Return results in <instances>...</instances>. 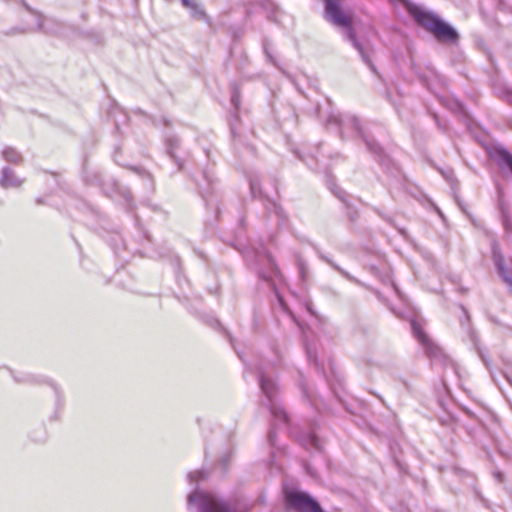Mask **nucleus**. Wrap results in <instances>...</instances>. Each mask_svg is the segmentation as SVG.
Instances as JSON below:
<instances>
[{
	"label": "nucleus",
	"instance_id": "nucleus-24",
	"mask_svg": "<svg viewBox=\"0 0 512 512\" xmlns=\"http://www.w3.org/2000/svg\"><path fill=\"white\" fill-rule=\"evenodd\" d=\"M493 477H494V479H495L498 483H500V484H501V483H504L505 476H504V474H503L501 471H498V470L494 471V472H493Z\"/></svg>",
	"mask_w": 512,
	"mask_h": 512
},
{
	"label": "nucleus",
	"instance_id": "nucleus-17",
	"mask_svg": "<svg viewBox=\"0 0 512 512\" xmlns=\"http://www.w3.org/2000/svg\"><path fill=\"white\" fill-rule=\"evenodd\" d=\"M499 205H500V210L502 213L503 224H504L506 230H509L511 228V222H510L508 209L503 201H501Z\"/></svg>",
	"mask_w": 512,
	"mask_h": 512
},
{
	"label": "nucleus",
	"instance_id": "nucleus-19",
	"mask_svg": "<svg viewBox=\"0 0 512 512\" xmlns=\"http://www.w3.org/2000/svg\"><path fill=\"white\" fill-rule=\"evenodd\" d=\"M250 189H251V193L254 197H256L257 195H262V190H261V187H260V183L253 179V180H250Z\"/></svg>",
	"mask_w": 512,
	"mask_h": 512
},
{
	"label": "nucleus",
	"instance_id": "nucleus-12",
	"mask_svg": "<svg viewBox=\"0 0 512 512\" xmlns=\"http://www.w3.org/2000/svg\"><path fill=\"white\" fill-rule=\"evenodd\" d=\"M3 158L10 163H19L22 159L20 153L12 147H6L2 151Z\"/></svg>",
	"mask_w": 512,
	"mask_h": 512
},
{
	"label": "nucleus",
	"instance_id": "nucleus-4",
	"mask_svg": "<svg viewBox=\"0 0 512 512\" xmlns=\"http://www.w3.org/2000/svg\"><path fill=\"white\" fill-rule=\"evenodd\" d=\"M327 124L331 125L334 124L340 128V134L341 137L344 138V129L350 128L353 131L357 133L358 136H360L363 141L366 143L367 148L375 153L380 154L381 147L379 144L371 137L367 136L364 132V129L362 128L360 124V120L354 116V115H346L344 117L338 116V115H331L327 119Z\"/></svg>",
	"mask_w": 512,
	"mask_h": 512
},
{
	"label": "nucleus",
	"instance_id": "nucleus-9",
	"mask_svg": "<svg viewBox=\"0 0 512 512\" xmlns=\"http://www.w3.org/2000/svg\"><path fill=\"white\" fill-rule=\"evenodd\" d=\"M331 191L333 194L340 199L347 207V216L350 218L352 222H355L357 220V211L349 204L348 202V195L345 191H343L339 187H333L331 188Z\"/></svg>",
	"mask_w": 512,
	"mask_h": 512
},
{
	"label": "nucleus",
	"instance_id": "nucleus-16",
	"mask_svg": "<svg viewBox=\"0 0 512 512\" xmlns=\"http://www.w3.org/2000/svg\"><path fill=\"white\" fill-rule=\"evenodd\" d=\"M266 210L270 212H274L281 220L284 219V213L282 208L275 202L267 200Z\"/></svg>",
	"mask_w": 512,
	"mask_h": 512
},
{
	"label": "nucleus",
	"instance_id": "nucleus-29",
	"mask_svg": "<svg viewBox=\"0 0 512 512\" xmlns=\"http://www.w3.org/2000/svg\"><path fill=\"white\" fill-rule=\"evenodd\" d=\"M264 49H265V53H266V56L269 59V61H271L272 63L276 64V62L274 61L273 56L269 53L268 48H267L266 45H264Z\"/></svg>",
	"mask_w": 512,
	"mask_h": 512
},
{
	"label": "nucleus",
	"instance_id": "nucleus-6",
	"mask_svg": "<svg viewBox=\"0 0 512 512\" xmlns=\"http://www.w3.org/2000/svg\"><path fill=\"white\" fill-rule=\"evenodd\" d=\"M411 326L415 337L424 346L427 356L433 362L445 364L447 361V356L443 353L442 349L429 339V337L424 333L416 321H412Z\"/></svg>",
	"mask_w": 512,
	"mask_h": 512
},
{
	"label": "nucleus",
	"instance_id": "nucleus-27",
	"mask_svg": "<svg viewBox=\"0 0 512 512\" xmlns=\"http://www.w3.org/2000/svg\"><path fill=\"white\" fill-rule=\"evenodd\" d=\"M136 173H138L140 176H147V177H150V175L144 171L143 169L141 168H138V167H133L132 168Z\"/></svg>",
	"mask_w": 512,
	"mask_h": 512
},
{
	"label": "nucleus",
	"instance_id": "nucleus-10",
	"mask_svg": "<svg viewBox=\"0 0 512 512\" xmlns=\"http://www.w3.org/2000/svg\"><path fill=\"white\" fill-rule=\"evenodd\" d=\"M494 158L500 167H506L512 173V154L504 148H496Z\"/></svg>",
	"mask_w": 512,
	"mask_h": 512
},
{
	"label": "nucleus",
	"instance_id": "nucleus-13",
	"mask_svg": "<svg viewBox=\"0 0 512 512\" xmlns=\"http://www.w3.org/2000/svg\"><path fill=\"white\" fill-rule=\"evenodd\" d=\"M189 11L192 18L206 22L209 21V17L199 3H195L192 7L189 8Z\"/></svg>",
	"mask_w": 512,
	"mask_h": 512
},
{
	"label": "nucleus",
	"instance_id": "nucleus-15",
	"mask_svg": "<svg viewBox=\"0 0 512 512\" xmlns=\"http://www.w3.org/2000/svg\"><path fill=\"white\" fill-rule=\"evenodd\" d=\"M320 257H321L322 260H324L325 262L330 264L336 271L341 273L346 279H348L350 281H354L355 280L352 275H350L347 271L343 270L341 267H339L337 264H335L332 260H330L325 255L321 254Z\"/></svg>",
	"mask_w": 512,
	"mask_h": 512
},
{
	"label": "nucleus",
	"instance_id": "nucleus-1",
	"mask_svg": "<svg viewBox=\"0 0 512 512\" xmlns=\"http://www.w3.org/2000/svg\"><path fill=\"white\" fill-rule=\"evenodd\" d=\"M324 4L326 20L335 26L345 29V38L352 43L353 47L359 52L362 60L370 68V70L377 74L378 72L370 58L369 50L366 49L356 38L351 26L352 19L350 15L345 13L342 9L341 0H324Z\"/></svg>",
	"mask_w": 512,
	"mask_h": 512
},
{
	"label": "nucleus",
	"instance_id": "nucleus-8",
	"mask_svg": "<svg viewBox=\"0 0 512 512\" xmlns=\"http://www.w3.org/2000/svg\"><path fill=\"white\" fill-rule=\"evenodd\" d=\"M180 141L176 136H168L166 138L165 146L166 152L169 157L175 162L178 166V169L181 170L183 168L182 160L175 154V151L179 148Z\"/></svg>",
	"mask_w": 512,
	"mask_h": 512
},
{
	"label": "nucleus",
	"instance_id": "nucleus-22",
	"mask_svg": "<svg viewBox=\"0 0 512 512\" xmlns=\"http://www.w3.org/2000/svg\"><path fill=\"white\" fill-rule=\"evenodd\" d=\"M231 103L235 107V109H238L239 103H240V95L238 91H234L231 96Z\"/></svg>",
	"mask_w": 512,
	"mask_h": 512
},
{
	"label": "nucleus",
	"instance_id": "nucleus-26",
	"mask_svg": "<svg viewBox=\"0 0 512 512\" xmlns=\"http://www.w3.org/2000/svg\"><path fill=\"white\" fill-rule=\"evenodd\" d=\"M181 3L185 8L189 9L195 3H198V0H181Z\"/></svg>",
	"mask_w": 512,
	"mask_h": 512
},
{
	"label": "nucleus",
	"instance_id": "nucleus-23",
	"mask_svg": "<svg viewBox=\"0 0 512 512\" xmlns=\"http://www.w3.org/2000/svg\"><path fill=\"white\" fill-rule=\"evenodd\" d=\"M37 18H38V20H37V28L39 30H41V31L49 32L48 29L44 25L45 18L43 16H41V15H38Z\"/></svg>",
	"mask_w": 512,
	"mask_h": 512
},
{
	"label": "nucleus",
	"instance_id": "nucleus-2",
	"mask_svg": "<svg viewBox=\"0 0 512 512\" xmlns=\"http://www.w3.org/2000/svg\"><path fill=\"white\" fill-rule=\"evenodd\" d=\"M410 12L416 22L433 34L438 41L452 44L457 43L459 34L456 29L443 21L437 14L423 10L420 7H414Z\"/></svg>",
	"mask_w": 512,
	"mask_h": 512
},
{
	"label": "nucleus",
	"instance_id": "nucleus-28",
	"mask_svg": "<svg viewBox=\"0 0 512 512\" xmlns=\"http://www.w3.org/2000/svg\"><path fill=\"white\" fill-rule=\"evenodd\" d=\"M268 438H269L270 444L275 445V430L274 429L270 430Z\"/></svg>",
	"mask_w": 512,
	"mask_h": 512
},
{
	"label": "nucleus",
	"instance_id": "nucleus-3",
	"mask_svg": "<svg viewBox=\"0 0 512 512\" xmlns=\"http://www.w3.org/2000/svg\"><path fill=\"white\" fill-rule=\"evenodd\" d=\"M258 380L261 391L266 399L262 404L269 409L275 421H278L280 424H287L288 415L281 403L278 401V386L276 382L263 370L259 371Z\"/></svg>",
	"mask_w": 512,
	"mask_h": 512
},
{
	"label": "nucleus",
	"instance_id": "nucleus-7",
	"mask_svg": "<svg viewBox=\"0 0 512 512\" xmlns=\"http://www.w3.org/2000/svg\"><path fill=\"white\" fill-rule=\"evenodd\" d=\"M24 180L17 177L14 171L9 167H3L0 176V186L4 189L19 188Z\"/></svg>",
	"mask_w": 512,
	"mask_h": 512
},
{
	"label": "nucleus",
	"instance_id": "nucleus-31",
	"mask_svg": "<svg viewBox=\"0 0 512 512\" xmlns=\"http://www.w3.org/2000/svg\"><path fill=\"white\" fill-rule=\"evenodd\" d=\"M302 390H303V393L309 398L310 396L306 390V387L302 386Z\"/></svg>",
	"mask_w": 512,
	"mask_h": 512
},
{
	"label": "nucleus",
	"instance_id": "nucleus-21",
	"mask_svg": "<svg viewBox=\"0 0 512 512\" xmlns=\"http://www.w3.org/2000/svg\"><path fill=\"white\" fill-rule=\"evenodd\" d=\"M451 109L454 110L455 112L459 113V114H463V115L466 114L464 106L462 105V103H460L458 101H455L453 103Z\"/></svg>",
	"mask_w": 512,
	"mask_h": 512
},
{
	"label": "nucleus",
	"instance_id": "nucleus-11",
	"mask_svg": "<svg viewBox=\"0 0 512 512\" xmlns=\"http://www.w3.org/2000/svg\"><path fill=\"white\" fill-rule=\"evenodd\" d=\"M264 257L267 261V264L269 265V271L264 272V271L260 270L259 276L262 279L269 281L273 275H275V276L280 275V270H279L278 266L276 265L275 261L273 260V258L269 254H264Z\"/></svg>",
	"mask_w": 512,
	"mask_h": 512
},
{
	"label": "nucleus",
	"instance_id": "nucleus-20",
	"mask_svg": "<svg viewBox=\"0 0 512 512\" xmlns=\"http://www.w3.org/2000/svg\"><path fill=\"white\" fill-rule=\"evenodd\" d=\"M204 477L205 476L203 471H194L188 474V478L191 482L198 481Z\"/></svg>",
	"mask_w": 512,
	"mask_h": 512
},
{
	"label": "nucleus",
	"instance_id": "nucleus-25",
	"mask_svg": "<svg viewBox=\"0 0 512 512\" xmlns=\"http://www.w3.org/2000/svg\"><path fill=\"white\" fill-rule=\"evenodd\" d=\"M307 355L310 362H317L316 354L309 347H307Z\"/></svg>",
	"mask_w": 512,
	"mask_h": 512
},
{
	"label": "nucleus",
	"instance_id": "nucleus-5",
	"mask_svg": "<svg viewBox=\"0 0 512 512\" xmlns=\"http://www.w3.org/2000/svg\"><path fill=\"white\" fill-rule=\"evenodd\" d=\"M197 504L196 512H234L228 504L215 495L195 489L188 496V507Z\"/></svg>",
	"mask_w": 512,
	"mask_h": 512
},
{
	"label": "nucleus",
	"instance_id": "nucleus-30",
	"mask_svg": "<svg viewBox=\"0 0 512 512\" xmlns=\"http://www.w3.org/2000/svg\"><path fill=\"white\" fill-rule=\"evenodd\" d=\"M506 100H507V102H509L510 104H512V91L507 92V94H506Z\"/></svg>",
	"mask_w": 512,
	"mask_h": 512
},
{
	"label": "nucleus",
	"instance_id": "nucleus-14",
	"mask_svg": "<svg viewBox=\"0 0 512 512\" xmlns=\"http://www.w3.org/2000/svg\"><path fill=\"white\" fill-rule=\"evenodd\" d=\"M301 443L307 449H320L319 439L314 434H308L301 439Z\"/></svg>",
	"mask_w": 512,
	"mask_h": 512
},
{
	"label": "nucleus",
	"instance_id": "nucleus-18",
	"mask_svg": "<svg viewBox=\"0 0 512 512\" xmlns=\"http://www.w3.org/2000/svg\"><path fill=\"white\" fill-rule=\"evenodd\" d=\"M297 267L299 270L300 277L302 278V280H305L308 272V266L304 259H302L301 257L297 258Z\"/></svg>",
	"mask_w": 512,
	"mask_h": 512
}]
</instances>
